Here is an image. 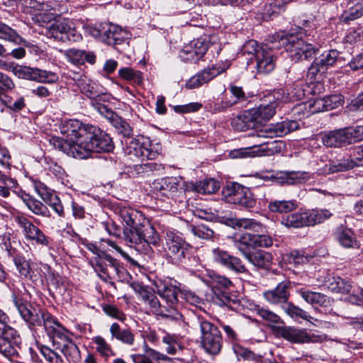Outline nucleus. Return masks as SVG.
I'll list each match as a JSON object with an SVG mask.
<instances>
[{
	"instance_id": "bb28decb",
	"label": "nucleus",
	"mask_w": 363,
	"mask_h": 363,
	"mask_svg": "<svg viewBox=\"0 0 363 363\" xmlns=\"http://www.w3.org/2000/svg\"><path fill=\"white\" fill-rule=\"evenodd\" d=\"M121 216L125 223V228H138L145 225L144 215L135 209L125 208L121 210Z\"/></svg>"
},
{
	"instance_id": "680f3d73",
	"label": "nucleus",
	"mask_w": 363,
	"mask_h": 363,
	"mask_svg": "<svg viewBox=\"0 0 363 363\" xmlns=\"http://www.w3.org/2000/svg\"><path fill=\"white\" fill-rule=\"evenodd\" d=\"M349 144L360 141L363 139V125L345 128Z\"/></svg>"
},
{
	"instance_id": "f8f14e48",
	"label": "nucleus",
	"mask_w": 363,
	"mask_h": 363,
	"mask_svg": "<svg viewBox=\"0 0 363 363\" xmlns=\"http://www.w3.org/2000/svg\"><path fill=\"white\" fill-rule=\"evenodd\" d=\"M12 72L18 78L41 83H54L58 80V76L55 72L27 66H14Z\"/></svg>"
},
{
	"instance_id": "49530a36",
	"label": "nucleus",
	"mask_w": 363,
	"mask_h": 363,
	"mask_svg": "<svg viewBox=\"0 0 363 363\" xmlns=\"http://www.w3.org/2000/svg\"><path fill=\"white\" fill-rule=\"evenodd\" d=\"M233 351L238 358H241L244 361L262 363V357L255 354L247 347L237 345L233 347Z\"/></svg>"
},
{
	"instance_id": "a211bd4d",
	"label": "nucleus",
	"mask_w": 363,
	"mask_h": 363,
	"mask_svg": "<svg viewBox=\"0 0 363 363\" xmlns=\"http://www.w3.org/2000/svg\"><path fill=\"white\" fill-rule=\"evenodd\" d=\"M211 258L217 264L238 273L247 272L245 265L239 258L229 255L228 252L220 248H215L212 250Z\"/></svg>"
},
{
	"instance_id": "4c0bfd02",
	"label": "nucleus",
	"mask_w": 363,
	"mask_h": 363,
	"mask_svg": "<svg viewBox=\"0 0 363 363\" xmlns=\"http://www.w3.org/2000/svg\"><path fill=\"white\" fill-rule=\"evenodd\" d=\"M298 207L295 200H274L268 203V208L271 212L287 213L293 211Z\"/></svg>"
},
{
	"instance_id": "ddd939ff",
	"label": "nucleus",
	"mask_w": 363,
	"mask_h": 363,
	"mask_svg": "<svg viewBox=\"0 0 363 363\" xmlns=\"http://www.w3.org/2000/svg\"><path fill=\"white\" fill-rule=\"evenodd\" d=\"M161 151L162 147L158 144H152L150 142L140 143L133 140L128 147L127 154L132 160L135 158L142 160H155Z\"/></svg>"
},
{
	"instance_id": "603ef678",
	"label": "nucleus",
	"mask_w": 363,
	"mask_h": 363,
	"mask_svg": "<svg viewBox=\"0 0 363 363\" xmlns=\"http://www.w3.org/2000/svg\"><path fill=\"white\" fill-rule=\"evenodd\" d=\"M23 201L26 206L35 215L48 217L50 216V212L45 205L40 201L32 198H25Z\"/></svg>"
},
{
	"instance_id": "09e8293b",
	"label": "nucleus",
	"mask_w": 363,
	"mask_h": 363,
	"mask_svg": "<svg viewBox=\"0 0 363 363\" xmlns=\"http://www.w3.org/2000/svg\"><path fill=\"white\" fill-rule=\"evenodd\" d=\"M281 307L284 311L294 319L302 318L308 321L313 319V317L309 315L306 311L292 303L287 301L284 305H282Z\"/></svg>"
},
{
	"instance_id": "a878e982",
	"label": "nucleus",
	"mask_w": 363,
	"mask_h": 363,
	"mask_svg": "<svg viewBox=\"0 0 363 363\" xmlns=\"http://www.w3.org/2000/svg\"><path fill=\"white\" fill-rule=\"evenodd\" d=\"M153 188L165 196H174L177 192L179 180L177 177H164L153 182Z\"/></svg>"
},
{
	"instance_id": "9b49d317",
	"label": "nucleus",
	"mask_w": 363,
	"mask_h": 363,
	"mask_svg": "<svg viewBox=\"0 0 363 363\" xmlns=\"http://www.w3.org/2000/svg\"><path fill=\"white\" fill-rule=\"evenodd\" d=\"M132 288L139 295L140 300L149 309L150 313L156 315H161L164 317L169 316V315L167 313L169 312L167 307H166V306H162L160 303L152 289L139 283L133 284Z\"/></svg>"
},
{
	"instance_id": "bf43d9fd",
	"label": "nucleus",
	"mask_w": 363,
	"mask_h": 363,
	"mask_svg": "<svg viewBox=\"0 0 363 363\" xmlns=\"http://www.w3.org/2000/svg\"><path fill=\"white\" fill-rule=\"evenodd\" d=\"M255 312L263 320L272 323H279L281 322V318L272 311L263 307L257 306Z\"/></svg>"
},
{
	"instance_id": "a19ab883",
	"label": "nucleus",
	"mask_w": 363,
	"mask_h": 363,
	"mask_svg": "<svg viewBox=\"0 0 363 363\" xmlns=\"http://www.w3.org/2000/svg\"><path fill=\"white\" fill-rule=\"evenodd\" d=\"M281 223L286 227L301 228L308 225L306 212L294 213L283 216Z\"/></svg>"
},
{
	"instance_id": "ea45409f",
	"label": "nucleus",
	"mask_w": 363,
	"mask_h": 363,
	"mask_svg": "<svg viewBox=\"0 0 363 363\" xmlns=\"http://www.w3.org/2000/svg\"><path fill=\"white\" fill-rule=\"evenodd\" d=\"M255 234L244 233L235 240V246L245 257L250 252L251 247H255Z\"/></svg>"
},
{
	"instance_id": "864d4df0",
	"label": "nucleus",
	"mask_w": 363,
	"mask_h": 363,
	"mask_svg": "<svg viewBox=\"0 0 363 363\" xmlns=\"http://www.w3.org/2000/svg\"><path fill=\"white\" fill-rule=\"evenodd\" d=\"M15 87L13 81L8 75L0 72V100L5 104H7L8 101L6 93L11 91Z\"/></svg>"
},
{
	"instance_id": "5701e85b",
	"label": "nucleus",
	"mask_w": 363,
	"mask_h": 363,
	"mask_svg": "<svg viewBox=\"0 0 363 363\" xmlns=\"http://www.w3.org/2000/svg\"><path fill=\"white\" fill-rule=\"evenodd\" d=\"M323 145L327 147H339L349 145L345 128L325 133L321 137Z\"/></svg>"
},
{
	"instance_id": "774afa93",
	"label": "nucleus",
	"mask_w": 363,
	"mask_h": 363,
	"mask_svg": "<svg viewBox=\"0 0 363 363\" xmlns=\"http://www.w3.org/2000/svg\"><path fill=\"white\" fill-rule=\"evenodd\" d=\"M323 99L327 111L338 108L344 103L343 96L340 94L327 96Z\"/></svg>"
},
{
	"instance_id": "6e6d98bb",
	"label": "nucleus",
	"mask_w": 363,
	"mask_h": 363,
	"mask_svg": "<svg viewBox=\"0 0 363 363\" xmlns=\"http://www.w3.org/2000/svg\"><path fill=\"white\" fill-rule=\"evenodd\" d=\"M27 242L35 243L43 247H49L51 244L52 239L47 236L39 228L37 230L28 238Z\"/></svg>"
},
{
	"instance_id": "69168bd1",
	"label": "nucleus",
	"mask_w": 363,
	"mask_h": 363,
	"mask_svg": "<svg viewBox=\"0 0 363 363\" xmlns=\"http://www.w3.org/2000/svg\"><path fill=\"white\" fill-rule=\"evenodd\" d=\"M40 351L49 363H64L62 357L50 347L42 345L40 347Z\"/></svg>"
},
{
	"instance_id": "5fc2aeb1",
	"label": "nucleus",
	"mask_w": 363,
	"mask_h": 363,
	"mask_svg": "<svg viewBox=\"0 0 363 363\" xmlns=\"http://www.w3.org/2000/svg\"><path fill=\"white\" fill-rule=\"evenodd\" d=\"M211 284L213 296H215V291L223 292L222 291L223 289H228L232 285V282L229 279L217 274L212 277Z\"/></svg>"
},
{
	"instance_id": "473e14b6",
	"label": "nucleus",
	"mask_w": 363,
	"mask_h": 363,
	"mask_svg": "<svg viewBox=\"0 0 363 363\" xmlns=\"http://www.w3.org/2000/svg\"><path fill=\"white\" fill-rule=\"evenodd\" d=\"M112 338H115L129 346L133 345L135 341L134 334L130 329L122 330L117 323H113L110 327Z\"/></svg>"
},
{
	"instance_id": "c9c22d12",
	"label": "nucleus",
	"mask_w": 363,
	"mask_h": 363,
	"mask_svg": "<svg viewBox=\"0 0 363 363\" xmlns=\"http://www.w3.org/2000/svg\"><path fill=\"white\" fill-rule=\"evenodd\" d=\"M356 166H363V158H356L355 160L347 158L333 162L329 164L328 170L330 173H335L347 171Z\"/></svg>"
},
{
	"instance_id": "dca6fc26",
	"label": "nucleus",
	"mask_w": 363,
	"mask_h": 363,
	"mask_svg": "<svg viewBox=\"0 0 363 363\" xmlns=\"http://www.w3.org/2000/svg\"><path fill=\"white\" fill-rule=\"evenodd\" d=\"M209 43L206 38L201 37L193 40L183 48L180 52V57L184 60L196 62L205 55Z\"/></svg>"
},
{
	"instance_id": "2eb2a0df",
	"label": "nucleus",
	"mask_w": 363,
	"mask_h": 363,
	"mask_svg": "<svg viewBox=\"0 0 363 363\" xmlns=\"http://www.w3.org/2000/svg\"><path fill=\"white\" fill-rule=\"evenodd\" d=\"M338 56L339 52L335 50H330L322 53L318 58H315L308 68V76L315 79L318 74H323L330 67L335 65Z\"/></svg>"
},
{
	"instance_id": "412c9836",
	"label": "nucleus",
	"mask_w": 363,
	"mask_h": 363,
	"mask_svg": "<svg viewBox=\"0 0 363 363\" xmlns=\"http://www.w3.org/2000/svg\"><path fill=\"white\" fill-rule=\"evenodd\" d=\"M256 68L258 73L268 74L275 67V59L272 48L262 46L257 54Z\"/></svg>"
},
{
	"instance_id": "0eeeda50",
	"label": "nucleus",
	"mask_w": 363,
	"mask_h": 363,
	"mask_svg": "<svg viewBox=\"0 0 363 363\" xmlns=\"http://www.w3.org/2000/svg\"><path fill=\"white\" fill-rule=\"evenodd\" d=\"M281 150V144L277 140H269L252 147L231 150L229 155L233 159L270 156L279 153Z\"/></svg>"
},
{
	"instance_id": "1a4fd4ad",
	"label": "nucleus",
	"mask_w": 363,
	"mask_h": 363,
	"mask_svg": "<svg viewBox=\"0 0 363 363\" xmlns=\"http://www.w3.org/2000/svg\"><path fill=\"white\" fill-rule=\"evenodd\" d=\"M200 330L201 344L206 351L211 354H218L222 347V336L218 328L207 320H202Z\"/></svg>"
},
{
	"instance_id": "c85d7f7f",
	"label": "nucleus",
	"mask_w": 363,
	"mask_h": 363,
	"mask_svg": "<svg viewBox=\"0 0 363 363\" xmlns=\"http://www.w3.org/2000/svg\"><path fill=\"white\" fill-rule=\"evenodd\" d=\"M103 110L106 111V117L110 120L113 126L115 127L121 134L125 137H129L131 135L132 129L125 120L119 117L113 111L108 110L107 108L104 106L100 108V111L101 113Z\"/></svg>"
},
{
	"instance_id": "e2e57ef3",
	"label": "nucleus",
	"mask_w": 363,
	"mask_h": 363,
	"mask_svg": "<svg viewBox=\"0 0 363 363\" xmlns=\"http://www.w3.org/2000/svg\"><path fill=\"white\" fill-rule=\"evenodd\" d=\"M191 232L196 237L201 239H211L213 237V230L205 225H198L197 226H191Z\"/></svg>"
},
{
	"instance_id": "f704fd0d",
	"label": "nucleus",
	"mask_w": 363,
	"mask_h": 363,
	"mask_svg": "<svg viewBox=\"0 0 363 363\" xmlns=\"http://www.w3.org/2000/svg\"><path fill=\"white\" fill-rule=\"evenodd\" d=\"M294 175V173L291 172L281 173L280 175H278L271 172H267L260 173L259 177L267 182L272 181L280 184L291 185L294 184L296 181Z\"/></svg>"
},
{
	"instance_id": "39448f33",
	"label": "nucleus",
	"mask_w": 363,
	"mask_h": 363,
	"mask_svg": "<svg viewBox=\"0 0 363 363\" xmlns=\"http://www.w3.org/2000/svg\"><path fill=\"white\" fill-rule=\"evenodd\" d=\"M281 41L286 51L291 52V56L296 57V60L312 59L319 52L314 45L306 43L296 35H287L281 38Z\"/></svg>"
},
{
	"instance_id": "e433bc0d",
	"label": "nucleus",
	"mask_w": 363,
	"mask_h": 363,
	"mask_svg": "<svg viewBox=\"0 0 363 363\" xmlns=\"http://www.w3.org/2000/svg\"><path fill=\"white\" fill-rule=\"evenodd\" d=\"M36 191L42 199L52 208L59 216H65L64 208L60 198L53 194L45 193L40 187H36Z\"/></svg>"
},
{
	"instance_id": "cd10ccee",
	"label": "nucleus",
	"mask_w": 363,
	"mask_h": 363,
	"mask_svg": "<svg viewBox=\"0 0 363 363\" xmlns=\"http://www.w3.org/2000/svg\"><path fill=\"white\" fill-rule=\"evenodd\" d=\"M72 26V22L66 18L60 19L52 23L48 28V35L60 41L66 40L67 30Z\"/></svg>"
},
{
	"instance_id": "a18cd8bd",
	"label": "nucleus",
	"mask_w": 363,
	"mask_h": 363,
	"mask_svg": "<svg viewBox=\"0 0 363 363\" xmlns=\"http://www.w3.org/2000/svg\"><path fill=\"white\" fill-rule=\"evenodd\" d=\"M14 220L21 229L22 235L26 240H28V238L30 237L38 228V227L35 225L32 221L23 216H16L14 218Z\"/></svg>"
},
{
	"instance_id": "393cba45",
	"label": "nucleus",
	"mask_w": 363,
	"mask_h": 363,
	"mask_svg": "<svg viewBox=\"0 0 363 363\" xmlns=\"http://www.w3.org/2000/svg\"><path fill=\"white\" fill-rule=\"evenodd\" d=\"M225 223L233 228L252 230L256 233H263L264 227L257 220L250 218H226Z\"/></svg>"
},
{
	"instance_id": "6e6552de",
	"label": "nucleus",
	"mask_w": 363,
	"mask_h": 363,
	"mask_svg": "<svg viewBox=\"0 0 363 363\" xmlns=\"http://www.w3.org/2000/svg\"><path fill=\"white\" fill-rule=\"evenodd\" d=\"M94 270L97 272L99 278L105 282L115 278L117 275L119 279L125 278L127 271L120 263L110 255L104 254L103 258H99L94 265Z\"/></svg>"
},
{
	"instance_id": "f03ea898",
	"label": "nucleus",
	"mask_w": 363,
	"mask_h": 363,
	"mask_svg": "<svg viewBox=\"0 0 363 363\" xmlns=\"http://www.w3.org/2000/svg\"><path fill=\"white\" fill-rule=\"evenodd\" d=\"M92 125H84L78 120H69L65 122L62 132L70 136V140L67 141L58 137L50 139V144L55 149L62 151L68 156L73 157L79 147V143L83 142Z\"/></svg>"
},
{
	"instance_id": "b1692460",
	"label": "nucleus",
	"mask_w": 363,
	"mask_h": 363,
	"mask_svg": "<svg viewBox=\"0 0 363 363\" xmlns=\"http://www.w3.org/2000/svg\"><path fill=\"white\" fill-rule=\"evenodd\" d=\"M221 72L222 71H219L215 67L203 69L197 74L191 77L186 82V87L189 89L199 88L203 84L212 80Z\"/></svg>"
},
{
	"instance_id": "7c9ffc66",
	"label": "nucleus",
	"mask_w": 363,
	"mask_h": 363,
	"mask_svg": "<svg viewBox=\"0 0 363 363\" xmlns=\"http://www.w3.org/2000/svg\"><path fill=\"white\" fill-rule=\"evenodd\" d=\"M144 228L145 226L138 228H124L123 238L126 243L130 246H136L140 244H144Z\"/></svg>"
},
{
	"instance_id": "052dcab7",
	"label": "nucleus",
	"mask_w": 363,
	"mask_h": 363,
	"mask_svg": "<svg viewBox=\"0 0 363 363\" xmlns=\"http://www.w3.org/2000/svg\"><path fill=\"white\" fill-rule=\"evenodd\" d=\"M145 240L144 244L157 245L160 241V236L155 229L148 223L144 228Z\"/></svg>"
},
{
	"instance_id": "f3484780",
	"label": "nucleus",
	"mask_w": 363,
	"mask_h": 363,
	"mask_svg": "<svg viewBox=\"0 0 363 363\" xmlns=\"http://www.w3.org/2000/svg\"><path fill=\"white\" fill-rule=\"evenodd\" d=\"M279 102L274 101L269 104H261L257 108H252L244 113L247 121L262 123L270 120L276 113Z\"/></svg>"
},
{
	"instance_id": "de8ad7c7",
	"label": "nucleus",
	"mask_w": 363,
	"mask_h": 363,
	"mask_svg": "<svg viewBox=\"0 0 363 363\" xmlns=\"http://www.w3.org/2000/svg\"><path fill=\"white\" fill-rule=\"evenodd\" d=\"M331 213L326 209L312 210L306 212L308 225H314L321 223L331 216Z\"/></svg>"
},
{
	"instance_id": "3c124183",
	"label": "nucleus",
	"mask_w": 363,
	"mask_h": 363,
	"mask_svg": "<svg viewBox=\"0 0 363 363\" xmlns=\"http://www.w3.org/2000/svg\"><path fill=\"white\" fill-rule=\"evenodd\" d=\"M219 187V184L213 179L199 181L194 184L195 191L203 194H213L218 190Z\"/></svg>"
},
{
	"instance_id": "f257e3e1",
	"label": "nucleus",
	"mask_w": 363,
	"mask_h": 363,
	"mask_svg": "<svg viewBox=\"0 0 363 363\" xmlns=\"http://www.w3.org/2000/svg\"><path fill=\"white\" fill-rule=\"evenodd\" d=\"M15 305L22 318L27 323L30 329L35 330L38 327L43 325L44 329L52 340L54 345L58 344V340L66 343L72 340V333L65 328L50 313L24 302L21 299L15 298Z\"/></svg>"
},
{
	"instance_id": "2f4dec72",
	"label": "nucleus",
	"mask_w": 363,
	"mask_h": 363,
	"mask_svg": "<svg viewBox=\"0 0 363 363\" xmlns=\"http://www.w3.org/2000/svg\"><path fill=\"white\" fill-rule=\"evenodd\" d=\"M298 293L308 303L326 307L330 305V298L323 294L314 292L304 289L298 290Z\"/></svg>"
},
{
	"instance_id": "c756f323",
	"label": "nucleus",
	"mask_w": 363,
	"mask_h": 363,
	"mask_svg": "<svg viewBox=\"0 0 363 363\" xmlns=\"http://www.w3.org/2000/svg\"><path fill=\"white\" fill-rule=\"evenodd\" d=\"M327 286L329 290L333 292L348 294L356 292V289L349 281L340 278V277H333L328 278Z\"/></svg>"
},
{
	"instance_id": "423d86ee",
	"label": "nucleus",
	"mask_w": 363,
	"mask_h": 363,
	"mask_svg": "<svg viewBox=\"0 0 363 363\" xmlns=\"http://www.w3.org/2000/svg\"><path fill=\"white\" fill-rule=\"evenodd\" d=\"M277 333L279 337L294 344L322 342L326 340L325 335L310 333L306 329L294 326L278 327Z\"/></svg>"
},
{
	"instance_id": "c03bdc74",
	"label": "nucleus",
	"mask_w": 363,
	"mask_h": 363,
	"mask_svg": "<svg viewBox=\"0 0 363 363\" xmlns=\"http://www.w3.org/2000/svg\"><path fill=\"white\" fill-rule=\"evenodd\" d=\"M118 74L121 78L132 84L140 85L143 82V74L139 70H135L132 67H122L118 70Z\"/></svg>"
},
{
	"instance_id": "4be33fe9",
	"label": "nucleus",
	"mask_w": 363,
	"mask_h": 363,
	"mask_svg": "<svg viewBox=\"0 0 363 363\" xmlns=\"http://www.w3.org/2000/svg\"><path fill=\"white\" fill-rule=\"evenodd\" d=\"M157 292L158 295L163 298L167 306L169 311L174 309L178 303L179 289L172 284H167L160 281L156 284Z\"/></svg>"
},
{
	"instance_id": "0e129e2a",
	"label": "nucleus",
	"mask_w": 363,
	"mask_h": 363,
	"mask_svg": "<svg viewBox=\"0 0 363 363\" xmlns=\"http://www.w3.org/2000/svg\"><path fill=\"white\" fill-rule=\"evenodd\" d=\"M212 301L219 306H225L230 308H233L235 303L234 300L225 292L215 291V296L212 297Z\"/></svg>"
},
{
	"instance_id": "4d7b16f0",
	"label": "nucleus",
	"mask_w": 363,
	"mask_h": 363,
	"mask_svg": "<svg viewBox=\"0 0 363 363\" xmlns=\"http://www.w3.org/2000/svg\"><path fill=\"white\" fill-rule=\"evenodd\" d=\"M13 262L20 277L28 278L31 276V268L30 264L24 257L21 256H16L13 258Z\"/></svg>"
},
{
	"instance_id": "8fccbe9b",
	"label": "nucleus",
	"mask_w": 363,
	"mask_h": 363,
	"mask_svg": "<svg viewBox=\"0 0 363 363\" xmlns=\"http://www.w3.org/2000/svg\"><path fill=\"white\" fill-rule=\"evenodd\" d=\"M339 242L345 247H354L357 245L354 233L348 228H340L337 234Z\"/></svg>"
},
{
	"instance_id": "338daca9",
	"label": "nucleus",
	"mask_w": 363,
	"mask_h": 363,
	"mask_svg": "<svg viewBox=\"0 0 363 363\" xmlns=\"http://www.w3.org/2000/svg\"><path fill=\"white\" fill-rule=\"evenodd\" d=\"M0 38L18 42L21 37L11 28L0 22Z\"/></svg>"
},
{
	"instance_id": "7ed1b4c3",
	"label": "nucleus",
	"mask_w": 363,
	"mask_h": 363,
	"mask_svg": "<svg viewBox=\"0 0 363 363\" xmlns=\"http://www.w3.org/2000/svg\"><path fill=\"white\" fill-rule=\"evenodd\" d=\"M89 128L84 140L79 143V147L74 156L75 158L84 159L92 152H111L114 148L112 139L106 133L94 125Z\"/></svg>"
},
{
	"instance_id": "58836bf2",
	"label": "nucleus",
	"mask_w": 363,
	"mask_h": 363,
	"mask_svg": "<svg viewBox=\"0 0 363 363\" xmlns=\"http://www.w3.org/2000/svg\"><path fill=\"white\" fill-rule=\"evenodd\" d=\"M106 30L108 33H112L113 35V37L108 38L107 44L113 45L119 52H122L119 46L128 44V42L125 38L124 33L122 29L118 26H108V29Z\"/></svg>"
},
{
	"instance_id": "6ab92c4d",
	"label": "nucleus",
	"mask_w": 363,
	"mask_h": 363,
	"mask_svg": "<svg viewBox=\"0 0 363 363\" xmlns=\"http://www.w3.org/2000/svg\"><path fill=\"white\" fill-rule=\"evenodd\" d=\"M290 288L291 282L285 280L278 284L274 289L265 291L263 296L272 304H285L290 296Z\"/></svg>"
},
{
	"instance_id": "72a5a7b5",
	"label": "nucleus",
	"mask_w": 363,
	"mask_h": 363,
	"mask_svg": "<svg viewBox=\"0 0 363 363\" xmlns=\"http://www.w3.org/2000/svg\"><path fill=\"white\" fill-rule=\"evenodd\" d=\"M245 258L254 266L259 268H267L270 266L272 257L270 253L259 250L255 252H250Z\"/></svg>"
},
{
	"instance_id": "9d476101",
	"label": "nucleus",
	"mask_w": 363,
	"mask_h": 363,
	"mask_svg": "<svg viewBox=\"0 0 363 363\" xmlns=\"http://www.w3.org/2000/svg\"><path fill=\"white\" fill-rule=\"evenodd\" d=\"M21 338L11 327L0 328V353L8 359L18 356Z\"/></svg>"
},
{
	"instance_id": "20e7f679",
	"label": "nucleus",
	"mask_w": 363,
	"mask_h": 363,
	"mask_svg": "<svg viewBox=\"0 0 363 363\" xmlns=\"http://www.w3.org/2000/svg\"><path fill=\"white\" fill-rule=\"evenodd\" d=\"M165 240V252L172 264H179L185 259L190 245L177 233L167 230L164 235Z\"/></svg>"
},
{
	"instance_id": "79ce46f5",
	"label": "nucleus",
	"mask_w": 363,
	"mask_h": 363,
	"mask_svg": "<svg viewBox=\"0 0 363 363\" xmlns=\"http://www.w3.org/2000/svg\"><path fill=\"white\" fill-rule=\"evenodd\" d=\"M61 352L69 362L77 363L82 359L81 352L77 345L72 340L62 344Z\"/></svg>"
},
{
	"instance_id": "aec40b11",
	"label": "nucleus",
	"mask_w": 363,
	"mask_h": 363,
	"mask_svg": "<svg viewBox=\"0 0 363 363\" xmlns=\"http://www.w3.org/2000/svg\"><path fill=\"white\" fill-rule=\"evenodd\" d=\"M298 128V123L296 121H284L278 123L270 127L266 128L264 130L258 134V138L281 137Z\"/></svg>"
},
{
	"instance_id": "4468645a",
	"label": "nucleus",
	"mask_w": 363,
	"mask_h": 363,
	"mask_svg": "<svg viewBox=\"0 0 363 363\" xmlns=\"http://www.w3.org/2000/svg\"><path fill=\"white\" fill-rule=\"evenodd\" d=\"M227 197L229 202L242 207L252 208L256 203L250 190L237 183L227 189Z\"/></svg>"
},
{
	"instance_id": "13d9d810",
	"label": "nucleus",
	"mask_w": 363,
	"mask_h": 363,
	"mask_svg": "<svg viewBox=\"0 0 363 363\" xmlns=\"http://www.w3.org/2000/svg\"><path fill=\"white\" fill-rule=\"evenodd\" d=\"M354 6L349 9L348 11H344L342 14L341 19L344 22L355 20L363 15V4H356Z\"/></svg>"
},
{
	"instance_id": "37998d69",
	"label": "nucleus",
	"mask_w": 363,
	"mask_h": 363,
	"mask_svg": "<svg viewBox=\"0 0 363 363\" xmlns=\"http://www.w3.org/2000/svg\"><path fill=\"white\" fill-rule=\"evenodd\" d=\"M77 86L81 91L90 99H95L99 96L95 83L85 77L77 81Z\"/></svg>"
}]
</instances>
